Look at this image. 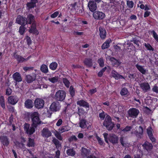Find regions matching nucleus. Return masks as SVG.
<instances>
[{
  "instance_id": "nucleus-47",
  "label": "nucleus",
  "mask_w": 158,
  "mask_h": 158,
  "mask_svg": "<svg viewBox=\"0 0 158 158\" xmlns=\"http://www.w3.org/2000/svg\"><path fill=\"white\" fill-rule=\"evenodd\" d=\"M144 46L149 51H153L154 50V49L153 48L150 44L149 43L144 44Z\"/></svg>"
},
{
  "instance_id": "nucleus-32",
  "label": "nucleus",
  "mask_w": 158,
  "mask_h": 158,
  "mask_svg": "<svg viewBox=\"0 0 158 158\" xmlns=\"http://www.w3.org/2000/svg\"><path fill=\"white\" fill-rule=\"evenodd\" d=\"M40 69L41 72L44 73H47L48 72V66L45 64H43L41 65Z\"/></svg>"
},
{
  "instance_id": "nucleus-16",
  "label": "nucleus",
  "mask_w": 158,
  "mask_h": 158,
  "mask_svg": "<svg viewBox=\"0 0 158 158\" xmlns=\"http://www.w3.org/2000/svg\"><path fill=\"white\" fill-rule=\"evenodd\" d=\"M0 140L3 145L7 147L10 143L9 138L6 136H1L0 137Z\"/></svg>"
},
{
  "instance_id": "nucleus-12",
  "label": "nucleus",
  "mask_w": 158,
  "mask_h": 158,
  "mask_svg": "<svg viewBox=\"0 0 158 158\" xmlns=\"http://www.w3.org/2000/svg\"><path fill=\"white\" fill-rule=\"evenodd\" d=\"M36 75L34 73L26 75L25 79L28 83H30L34 81L36 78Z\"/></svg>"
},
{
  "instance_id": "nucleus-64",
  "label": "nucleus",
  "mask_w": 158,
  "mask_h": 158,
  "mask_svg": "<svg viewBox=\"0 0 158 158\" xmlns=\"http://www.w3.org/2000/svg\"><path fill=\"white\" fill-rule=\"evenodd\" d=\"M152 90L153 92L158 94V86L154 85L152 88Z\"/></svg>"
},
{
  "instance_id": "nucleus-4",
  "label": "nucleus",
  "mask_w": 158,
  "mask_h": 158,
  "mask_svg": "<svg viewBox=\"0 0 158 158\" xmlns=\"http://www.w3.org/2000/svg\"><path fill=\"white\" fill-rule=\"evenodd\" d=\"M60 105L59 102L56 101L53 102L49 107L50 111L48 110L47 111V114L49 115L48 117L51 116L52 114V111L54 112L59 111L60 110Z\"/></svg>"
},
{
  "instance_id": "nucleus-20",
  "label": "nucleus",
  "mask_w": 158,
  "mask_h": 158,
  "mask_svg": "<svg viewBox=\"0 0 158 158\" xmlns=\"http://www.w3.org/2000/svg\"><path fill=\"white\" fill-rule=\"evenodd\" d=\"M110 60L112 62L113 65L115 67H118L121 64L119 60H117L113 57L110 58Z\"/></svg>"
},
{
  "instance_id": "nucleus-25",
  "label": "nucleus",
  "mask_w": 158,
  "mask_h": 158,
  "mask_svg": "<svg viewBox=\"0 0 158 158\" xmlns=\"http://www.w3.org/2000/svg\"><path fill=\"white\" fill-rule=\"evenodd\" d=\"M26 21L27 22V24H32L33 23H35V17L31 14H29L26 18Z\"/></svg>"
},
{
  "instance_id": "nucleus-33",
  "label": "nucleus",
  "mask_w": 158,
  "mask_h": 158,
  "mask_svg": "<svg viewBox=\"0 0 158 158\" xmlns=\"http://www.w3.org/2000/svg\"><path fill=\"white\" fill-rule=\"evenodd\" d=\"M143 127L140 126L139 128L138 132H137L136 135L138 138H141L143 134Z\"/></svg>"
},
{
  "instance_id": "nucleus-3",
  "label": "nucleus",
  "mask_w": 158,
  "mask_h": 158,
  "mask_svg": "<svg viewBox=\"0 0 158 158\" xmlns=\"http://www.w3.org/2000/svg\"><path fill=\"white\" fill-rule=\"evenodd\" d=\"M103 126L108 131H111L113 129L115 124L112 122V118L109 115H106L103 123Z\"/></svg>"
},
{
  "instance_id": "nucleus-30",
  "label": "nucleus",
  "mask_w": 158,
  "mask_h": 158,
  "mask_svg": "<svg viewBox=\"0 0 158 158\" xmlns=\"http://www.w3.org/2000/svg\"><path fill=\"white\" fill-rule=\"evenodd\" d=\"M135 67L138 70L143 74L144 75L146 74V70L142 66L137 64L135 65Z\"/></svg>"
},
{
  "instance_id": "nucleus-9",
  "label": "nucleus",
  "mask_w": 158,
  "mask_h": 158,
  "mask_svg": "<svg viewBox=\"0 0 158 158\" xmlns=\"http://www.w3.org/2000/svg\"><path fill=\"white\" fill-rule=\"evenodd\" d=\"M93 15L95 19L99 20L103 19L106 16L104 13L99 11L94 12Z\"/></svg>"
},
{
  "instance_id": "nucleus-44",
  "label": "nucleus",
  "mask_w": 158,
  "mask_h": 158,
  "mask_svg": "<svg viewBox=\"0 0 158 158\" xmlns=\"http://www.w3.org/2000/svg\"><path fill=\"white\" fill-rule=\"evenodd\" d=\"M128 93V90L127 88L125 87L121 89L120 91L121 95L123 96L127 95Z\"/></svg>"
},
{
  "instance_id": "nucleus-1",
  "label": "nucleus",
  "mask_w": 158,
  "mask_h": 158,
  "mask_svg": "<svg viewBox=\"0 0 158 158\" xmlns=\"http://www.w3.org/2000/svg\"><path fill=\"white\" fill-rule=\"evenodd\" d=\"M28 116L31 119L32 122V125L35 127H36L38 125L41 123V121L39 117V115L37 112L34 111L29 113Z\"/></svg>"
},
{
  "instance_id": "nucleus-58",
  "label": "nucleus",
  "mask_w": 158,
  "mask_h": 158,
  "mask_svg": "<svg viewBox=\"0 0 158 158\" xmlns=\"http://www.w3.org/2000/svg\"><path fill=\"white\" fill-rule=\"evenodd\" d=\"M33 69L34 67L31 66L25 67L23 68V70L26 72L29 70H33Z\"/></svg>"
},
{
  "instance_id": "nucleus-19",
  "label": "nucleus",
  "mask_w": 158,
  "mask_h": 158,
  "mask_svg": "<svg viewBox=\"0 0 158 158\" xmlns=\"http://www.w3.org/2000/svg\"><path fill=\"white\" fill-rule=\"evenodd\" d=\"M84 65L87 67L90 68L93 65V60L91 58H86L83 61Z\"/></svg>"
},
{
  "instance_id": "nucleus-46",
  "label": "nucleus",
  "mask_w": 158,
  "mask_h": 158,
  "mask_svg": "<svg viewBox=\"0 0 158 158\" xmlns=\"http://www.w3.org/2000/svg\"><path fill=\"white\" fill-rule=\"evenodd\" d=\"M98 62L101 67H102L104 66V62L102 58H99L98 60Z\"/></svg>"
},
{
  "instance_id": "nucleus-2",
  "label": "nucleus",
  "mask_w": 158,
  "mask_h": 158,
  "mask_svg": "<svg viewBox=\"0 0 158 158\" xmlns=\"http://www.w3.org/2000/svg\"><path fill=\"white\" fill-rule=\"evenodd\" d=\"M103 135L106 143H109L108 141L113 145L116 144L118 143V137L114 134L108 135L107 133L105 132L103 134Z\"/></svg>"
},
{
  "instance_id": "nucleus-41",
  "label": "nucleus",
  "mask_w": 158,
  "mask_h": 158,
  "mask_svg": "<svg viewBox=\"0 0 158 158\" xmlns=\"http://www.w3.org/2000/svg\"><path fill=\"white\" fill-rule=\"evenodd\" d=\"M62 81L65 86L67 88H69L70 84L69 81L65 78H63Z\"/></svg>"
},
{
  "instance_id": "nucleus-37",
  "label": "nucleus",
  "mask_w": 158,
  "mask_h": 158,
  "mask_svg": "<svg viewBox=\"0 0 158 158\" xmlns=\"http://www.w3.org/2000/svg\"><path fill=\"white\" fill-rule=\"evenodd\" d=\"M86 121L85 119H82L79 123V126L81 128H84L86 127Z\"/></svg>"
},
{
  "instance_id": "nucleus-57",
  "label": "nucleus",
  "mask_w": 158,
  "mask_h": 158,
  "mask_svg": "<svg viewBox=\"0 0 158 158\" xmlns=\"http://www.w3.org/2000/svg\"><path fill=\"white\" fill-rule=\"evenodd\" d=\"M97 90L96 88L94 89H90L89 90V93L91 95H92L95 93L97 92Z\"/></svg>"
},
{
  "instance_id": "nucleus-6",
  "label": "nucleus",
  "mask_w": 158,
  "mask_h": 158,
  "mask_svg": "<svg viewBox=\"0 0 158 158\" xmlns=\"http://www.w3.org/2000/svg\"><path fill=\"white\" fill-rule=\"evenodd\" d=\"M53 143L56 146V147L57 150L56 152V158H60V152L59 150L60 148L61 147V144L60 143L59 141L55 138H53L52 140Z\"/></svg>"
},
{
  "instance_id": "nucleus-23",
  "label": "nucleus",
  "mask_w": 158,
  "mask_h": 158,
  "mask_svg": "<svg viewBox=\"0 0 158 158\" xmlns=\"http://www.w3.org/2000/svg\"><path fill=\"white\" fill-rule=\"evenodd\" d=\"M100 32V36L102 39H105L106 37V32L105 29L102 27H100L99 28Z\"/></svg>"
},
{
  "instance_id": "nucleus-10",
  "label": "nucleus",
  "mask_w": 158,
  "mask_h": 158,
  "mask_svg": "<svg viewBox=\"0 0 158 158\" xmlns=\"http://www.w3.org/2000/svg\"><path fill=\"white\" fill-rule=\"evenodd\" d=\"M44 102L43 100L41 98H37L35 101V106L38 109L43 108L44 106Z\"/></svg>"
},
{
  "instance_id": "nucleus-55",
  "label": "nucleus",
  "mask_w": 158,
  "mask_h": 158,
  "mask_svg": "<svg viewBox=\"0 0 158 158\" xmlns=\"http://www.w3.org/2000/svg\"><path fill=\"white\" fill-rule=\"evenodd\" d=\"M149 138L153 145H154L156 143V139L154 137L153 135L152 136L149 137Z\"/></svg>"
},
{
  "instance_id": "nucleus-35",
  "label": "nucleus",
  "mask_w": 158,
  "mask_h": 158,
  "mask_svg": "<svg viewBox=\"0 0 158 158\" xmlns=\"http://www.w3.org/2000/svg\"><path fill=\"white\" fill-rule=\"evenodd\" d=\"M58 64L56 62L51 63L49 65V68L52 70H55L56 69Z\"/></svg>"
},
{
  "instance_id": "nucleus-15",
  "label": "nucleus",
  "mask_w": 158,
  "mask_h": 158,
  "mask_svg": "<svg viewBox=\"0 0 158 158\" xmlns=\"http://www.w3.org/2000/svg\"><path fill=\"white\" fill-rule=\"evenodd\" d=\"M88 6L90 10L92 12H94L97 9L96 2L93 1H90L88 2Z\"/></svg>"
},
{
  "instance_id": "nucleus-24",
  "label": "nucleus",
  "mask_w": 158,
  "mask_h": 158,
  "mask_svg": "<svg viewBox=\"0 0 158 158\" xmlns=\"http://www.w3.org/2000/svg\"><path fill=\"white\" fill-rule=\"evenodd\" d=\"M52 133L48 129L44 128L42 131V135L44 137L48 138L51 136Z\"/></svg>"
},
{
  "instance_id": "nucleus-31",
  "label": "nucleus",
  "mask_w": 158,
  "mask_h": 158,
  "mask_svg": "<svg viewBox=\"0 0 158 158\" xmlns=\"http://www.w3.org/2000/svg\"><path fill=\"white\" fill-rule=\"evenodd\" d=\"M27 146L29 147H34L35 146V140L34 139L29 138Z\"/></svg>"
},
{
  "instance_id": "nucleus-28",
  "label": "nucleus",
  "mask_w": 158,
  "mask_h": 158,
  "mask_svg": "<svg viewBox=\"0 0 158 158\" xmlns=\"http://www.w3.org/2000/svg\"><path fill=\"white\" fill-rule=\"evenodd\" d=\"M25 106L27 108H31L33 106L32 101L30 99H27L25 102Z\"/></svg>"
},
{
  "instance_id": "nucleus-26",
  "label": "nucleus",
  "mask_w": 158,
  "mask_h": 158,
  "mask_svg": "<svg viewBox=\"0 0 158 158\" xmlns=\"http://www.w3.org/2000/svg\"><path fill=\"white\" fill-rule=\"evenodd\" d=\"M16 53L17 52H15L13 53V56L19 63H23L25 61V58L17 54Z\"/></svg>"
},
{
  "instance_id": "nucleus-63",
  "label": "nucleus",
  "mask_w": 158,
  "mask_h": 158,
  "mask_svg": "<svg viewBox=\"0 0 158 158\" xmlns=\"http://www.w3.org/2000/svg\"><path fill=\"white\" fill-rule=\"evenodd\" d=\"M119 141L121 144L122 145L123 147H125V143H124V139L123 137H121L120 138Z\"/></svg>"
},
{
  "instance_id": "nucleus-61",
  "label": "nucleus",
  "mask_w": 158,
  "mask_h": 158,
  "mask_svg": "<svg viewBox=\"0 0 158 158\" xmlns=\"http://www.w3.org/2000/svg\"><path fill=\"white\" fill-rule=\"evenodd\" d=\"M9 125L11 126L13 122V117L12 115L10 116L9 118Z\"/></svg>"
},
{
  "instance_id": "nucleus-14",
  "label": "nucleus",
  "mask_w": 158,
  "mask_h": 158,
  "mask_svg": "<svg viewBox=\"0 0 158 158\" xmlns=\"http://www.w3.org/2000/svg\"><path fill=\"white\" fill-rule=\"evenodd\" d=\"M77 104L80 106H82L86 109L88 108V110L89 109V104L86 101L83 99L78 100L77 102Z\"/></svg>"
},
{
  "instance_id": "nucleus-22",
  "label": "nucleus",
  "mask_w": 158,
  "mask_h": 158,
  "mask_svg": "<svg viewBox=\"0 0 158 158\" xmlns=\"http://www.w3.org/2000/svg\"><path fill=\"white\" fill-rule=\"evenodd\" d=\"M111 75L112 77L116 80H118L120 79H125L124 77L122 75L119 74L116 70H112L111 72Z\"/></svg>"
},
{
  "instance_id": "nucleus-51",
  "label": "nucleus",
  "mask_w": 158,
  "mask_h": 158,
  "mask_svg": "<svg viewBox=\"0 0 158 158\" xmlns=\"http://www.w3.org/2000/svg\"><path fill=\"white\" fill-rule=\"evenodd\" d=\"M151 34H152V36L156 40V41L158 42V35H157L156 32L154 31L153 30L151 32Z\"/></svg>"
},
{
  "instance_id": "nucleus-8",
  "label": "nucleus",
  "mask_w": 158,
  "mask_h": 158,
  "mask_svg": "<svg viewBox=\"0 0 158 158\" xmlns=\"http://www.w3.org/2000/svg\"><path fill=\"white\" fill-rule=\"evenodd\" d=\"M26 18L20 15L17 16L16 19V22L21 25L25 26L27 24Z\"/></svg>"
},
{
  "instance_id": "nucleus-13",
  "label": "nucleus",
  "mask_w": 158,
  "mask_h": 158,
  "mask_svg": "<svg viewBox=\"0 0 158 158\" xmlns=\"http://www.w3.org/2000/svg\"><path fill=\"white\" fill-rule=\"evenodd\" d=\"M29 32L33 35H38L39 32L36 28V24L35 23H33L31 24L30 28L29 29Z\"/></svg>"
},
{
  "instance_id": "nucleus-5",
  "label": "nucleus",
  "mask_w": 158,
  "mask_h": 158,
  "mask_svg": "<svg viewBox=\"0 0 158 158\" xmlns=\"http://www.w3.org/2000/svg\"><path fill=\"white\" fill-rule=\"evenodd\" d=\"M66 96V93L63 90H59L56 93L54 98L56 101L62 102L65 99Z\"/></svg>"
},
{
  "instance_id": "nucleus-38",
  "label": "nucleus",
  "mask_w": 158,
  "mask_h": 158,
  "mask_svg": "<svg viewBox=\"0 0 158 158\" xmlns=\"http://www.w3.org/2000/svg\"><path fill=\"white\" fill-rule=\"evenodd\" d=\"M26 5L28 10H30L34 8L35 7H36V5L30 2H27L26 4Z\"/></svg>"
},
{
  "instance_id": "nucleus-7",
  "label": "nucleus",
  "mask_w": 158,
  "mask_h": 158,
  "mask_svg": "<svg viewBox=\"0 0 158 158\" xmlns=\"http://www.w3.org/2000/svg\"><path fill=\"white\" fill-rule=\"evenodd\" d=\"M139 113L138 109L133 107L130 108L128 111L129 116L133 118H137Z\"/></svg>"
},
{
  "instance_id": "nucleus-42",
  "label": "nucleus",
  "mask_w": 158,
  "mask_h": 158,
  "mask_svg": "<svg viewBox=\"0 0 158 158\" xmlns=\"http://www.w3.org/2000/svg\"><path fill=\"white\" fill-rule=\"evenodd\" d=\"M25 26L21 25L19 28V32L20 34L22 35L24 34L25 33L26 28L25 27Z\"/></svg>"
},
{
  "instance_id": "nucleus-53",
  "label": "nucleus",
  "mask_w": 158,
  "mask_h": 158,
  "mask_svg": "<svg viewBox=\"0 0 158 158\" xmlns=\"http://www.w3.org/2000/svg\"><path fill=\"white\" fill-rule=\"evenodd\" d=\"M12 92V90L10 87H8L6 90V94L7 96L10 95Z\"/></svg>"
},
{
  "instance_id": "nucleus-59",
  "label": "nucleus",
  "mask_w": 158,
  "mask_h": 158,
  "mask_svg": "<svg viewBox=\"0 0 158 158\" xmlns=\"http://www.w3.org/2000/svg\"><path fill=\"white\" fill-rule=\"evenodd\" d=\"M59 14V12L58 11H56L51 15V17L52 18H54L58 15Z\"/></svg>"
},
{
  "instance_id": "nucleus-49",
  "label": "nucleus",
  "mask_w": 158,
  "mask_h": 158,
  "mask_svg": "<svg viewBox=\"0 0 158 158\" xmlns=\"http://www.w3.org/2000/svg\"><path fill=\"white\" fill-rule=\"evenodd\" d=\"M48 80L52 83H55L58 81V77H54L51 78H49Z\"/></svg>"
},
{
  "instance_id": "nucleus-56",
  "label": "nucleus",
  "mask_w": 158,
  "mask_h": 158,
  "mask_svg": "<svg viewBox=\"0 0 158 158\" xmlns=\"http://www.w3.org/2000/svg\"><path fill=\"white\" fill-rule=\"evenodd\" d=\"M131 42H133L135 44H136L138 46L139 45V40H137L136 38H132V40H131Z\"/></svg>"
},
{
  "instance_id": "nucleus-29",
  "label": "nucleus",
  "mask_w": 158,
  "mask_h": 158,
  "mask_svg": "<svg viewBox=\"0 0 158 158\" xmlns=\"http://www.w3.org/2000/svg\"><path fill=\"white\" fill-rule=\"evenodd\" d=\"M111 42L110 39H108L103 43L101 47L102 49L103 50L105 49L108 48L110 46V44Z\"/></svg>"
},
{
  "instance_id": "nucleus-21",
  "label": "nucleus",
  "mask_w": 158,
  "mask_h": 158,
  "mask_svg": "<svg viewBox=\"0 0 158 158\" xmlns=\"http://www.w3.org/2000/svg\"><path fill=\"white\" fill-rule=\"evenodd\" d=\"M12 77L14 80L16 82H19L22 81L21 76L19 72H16L14 73Z\"/></svg>"
},
{
  "instance_id": "nucleus-17",
  "label": "nucleus",
  "mask_w": 158,
  "mask_h": 158,
  "mask_svg": "<svg viewBox=\"0 0 158 158\" xmlns=\"http://www.w3.org/2000/svg\"><path fill=\"white\" fill-rule=\"evenodd\" d=\"M139 85L144 92H146L149 90L150 89V87L148 82L141 83Z\"/></svg>"
},
{
  "instance_id": "nucleus-48",
  "label": "nucleus",
  "mask_w": 158,
  "mask_h": 158,
  "mask_svg": "<svg viewBox=\"0 0 158 158\" xmlns=\"http://www.w3.org/2000/svg\"><path fill=\"white\" fill-rule=\"evenodd\" d=\"M127 6L130 9L132 8L134 6V2L132 1L127 0Z\"/></svg>"
},
{
  "instance_id": "nucleus-43",
  "label": "nucleus",
  "mask_w": 158,
  "mask_h": 158,
  "mask_svg": "<svg viewBox=\"0 0 158 158\" xmlns=\"http://www.w3.org/2000/svg\"><path fill=\"white\" fill-rule=\"evenodd\" d=\"M106 114H107L106 113L102 110V112L100 113L99 114V117L100 118V120H103L105 119Z\"/></svg>"
},
{
  "instance_id": "nucleus-62",
  "label": "nucleus",
  "mask_w": 158,
  "mask_h": 158,
  "mask_svg": "<svg viewBox=\"0 0 158 158\" xmlns=\"http://www.w3.org/2000/svg\"><path fill=\"white\" fill-rule=\"evenodd\" d=\"M131 129V127L130 126H127L124 128L122 131L125 132H127L130 131Z\"/></svg>"
},
{
  "instance_id": "nucleus-18",
  "label": "nucleus",
  "mask_w": 158,
  "mask_h": 158,
  "mask_svg": "<svg viewBox=\"0 0 158 158\" xmlns=\"http://www.w3.org/2000/svg\"><path fill=\"white\" fill-rule=\"evenodd\" d=\"M18 98L16 96H10L8 97V101L10 104L15 105L18 102Z\"/></svg>"
},
{
  "instance_id": "nucleus-45",
  "label": "nucleus",
  "mask_w": 158,
  "mask_h": 158,
  "mask_svg": "<svg viewBox=\"0 0 158 158\" xmlns=\"http://www.w3.org/2000/svg\"><path fill=\"white\" fill-rule=\"evenodd\" d=\"M35 127L32 126V127H31L30 128H29L28 130L26 132L28 134L30 135H32L35 131Z\"/></svg>"
},
{
  "instance_id": "nucleus-34",
  "label": "nucleus",
  "mask_w": 158,
  "mask_h": 158,
  "mask_svg": "<svg viewBox=\"0 0 158 158\" xmlns=\"http://www.w3.org/2000/svg\"><path fill=\"white\" fill-rule=\"evenodd\" d=\"M0 105L3 110L5 109V100L3 96H0Z\"/></svg>"
},
{
  "instance_id": "nucleus-36",
  "label": "nucleus",
  "mask_w": 158,
  "mask_h": 158,
  "mask_svg": "<svg viewBox=\"0 0 158 158\" xmlns=\"http://www.w3.org/2000/svg\"><path fill=\"white\" fill-rule=\"evenodd\" d=\"M66 153L69 156H73L75 155L76 152L73 149L70 148L67 149Z\"/></svg>"
},
{
  "instance_id": "nucleus-54",
  "label": "nucleus",
  "mask_w": 158,
  "mask_h": 158,
  "mask_svg": "<svg viewBox=\"0 0 158 158\" xmlns=\"http://www.w3.org/2000/svg\"><path fill=\"white\" fill-rule=\"evenodd\" d=\"M26 40L27 44L28 46L31 45L32 43V41L30 37H29L28 36H27L26 37Z\"/></svg>"
},
{
  "instance_id": "nucleus-52",
  "label": "nucleus",
  "mask_w": 158,
  "mask_h": 158,
  "mask_svg": "<svg viewBox=\"0 0 158 158\" xmlns=\"http://www.w3.org/2000/svg\"><path fill=\"white\" fill-rule=\"evenodd\" d=\"M68 126H63L60 128L59 129V131L60 133H63L65 131H68V129H67Z\"/></svg>"
},
{
  "instance_id": "nucleus-40",
  "label": "nucleus",
  "mask_w": 158,
  "mask_h": 158,
  "mask_svg": "<svg viewBox=\"0 0 158 158\" xmlns=\"http://www.w3.org/2000/svg\"><path fill=\"white\" fill-rule=\"evenodd\" d=\"M61 133L59 131L58 132L57 131H55L54 132L55 136L60 140H62L63 139Z\"/></svg>"
},
{
  "instance_id": "nucleus-11",
  "label": "nucleus",
  "mask_w": 158,
  "mask_h": 158,
  "mask_svg": "<svg viewBox=\"0 0 158 158\" xmlns=\"http://www.w3.org/2000/svg\"><path fill=\"white\" fill-rule=\"evenodd\" d=\"M142 146L143 149L148 152L151 151L153 148L152 144L147 141L142 145Z\"/></svg>"
},
{
  "instance_id": "nucleus-60",
  "label": "nucleus",
  "mask_w": 158,
  "mask_h": 158,
  "mask_svg": "<svg viewBox=\"0 0 158 158\" xmlns=\"http://www.w3.org/2000/svg\"><path fill=\"white\" fill-rule=\"evenodd\" d=\"M15 144L16 146L18 147L19 148H21L22 147L23 145V143H21L18 141H17Z\"/></svg>"
},
{
  "instance_id": "nucleus-50",
  "label": "nucleus",
  "mask_w": 158,
  "mask_h": 158,
  "mask_svg": "<svg viewBox=\"0 0 158 158\" xmlns=\"http://www.w3.org/2000/svg\"><path fill=\"white\" fill-rule=\"evenodd\" d=\"M95 136L99 144L100 145H102L103 144V140H102L99 137L97 134H96Z\"/></svg>"
},
{
  "instance_id": "nucleus-27",
  "label": "nucleus",
  "mask_w": 158,
  "mask_h": 158,
  "mask_svg": "<svg viewBox=\"0 0 158 158\" xmlns=\"http://www.w3.org/2000/svg\"><path fill=\"white\" fill-rule=\"evenodd\" d=\"M90 151L85 148H82L81 150V154L83 157L87 156L89 154Z\"/></svg>"
},
{
  "instance_id": "nucleus-39",
  "label": "nucleus",
  "mask_w": 158,
  "mask_h": 158,
  "mask_svg": "<svg viewBox=\"0 0 158 158\" xmlns=\"http://www.w3.org/2000/svg\"><path fill=\"white\" fill-rule=\"evenodd\" d=\"M69 92L72 98H73L75 95V89L72 85L70 87L69 89Z\"/></svg>"
}]
</instances>
